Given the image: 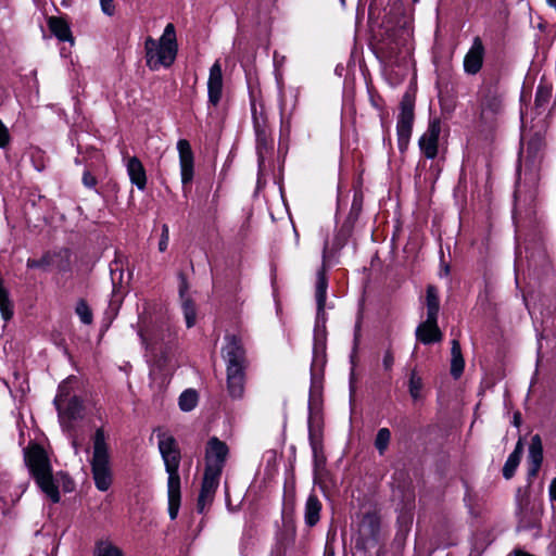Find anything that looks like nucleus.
<instances>
[{"instance_id":"obj_1","label":"nucleus","mask_w":556,"mask_h":556,"mask_svg":"<svg viewBox=\"0 0 556 556\" xmlns=\"http://www.w3.org/2000/svg\"><path fill=\"white\" fill-rule=\"evenodd\" d=\"M138 334L150 354L151 371L156 370L163 376L172 375L170 362L175 348V336L161 328L140 329Z\"/></svg>"},{"instance_id":"obj_42","label":"nucleus","mask_w":556,"mask_h":556,"mask_svg":"<svg viewBox=\"0 0 556 556\" xmlns=\"http://www.w3.org/2000/svg\"><path fill=\"white\" fill-rule=\"evenodd\" d=\"M75 312L78 315L80 321L85 325H90L93 320V314L85 299H79Z\"/></svg>"},{"instance_id":"obj_26","label":"nucleus","mask_w":556,"mask_h":556,"mask_svg":"<svg viewBox=\"0 0 556 556\" xmlns=\"http://www.w3.org/2000/svg\"><path fill=\"white\" fill-rule=\"evenodd\" d=\"M126 166L130 182L140 191H144L147 188V172L142 162L137 156H131L128 159Z\"/></svg>"},{"instance_id":"obj_39","label":"nucleus","mask_w":556,"mask_h":556,"mask_svg":"<svg viewBox=\"0 0 556 556\" xmlns=\"http://www.w3.org/2000/svg\"><path fill=\"white\" fill-rule=\"evenodd\" d=\"M156 41H157V45H160L161 47L178 49L177 38H176V29H175V26L173 23H168L165 26L162 36Z\"/></svg>"},{"instance_id":"obj_46","label":"nucleus","mask_w":556,"mask_h":556,"mask_svg":"<svg viewBox=\"0 0 556 556\" xmlns=\"http://www.w3.org/2000/svg\"><path fill=\"white\" fill-rule=\"evenodd\" d=\"M465 369V359L463 356H455L451 359V376L454 379L460 378Z\"/></svg>"},{"instance_id":"obj_58","label":"nucleus","mask_w":556,"mask_h":556,"mask_svg":"<svg viewBox=\"0 0 556 556\" xmlns=\"http://www.w3.org/2000/svg\"><path fill=\"white\" fill-rule=\"evenodd\" d=\"M45 167H46L45 152L40 148L37 147V165H36L37 172L43 170Z\"/></svg>"},{"instance_id":"obj_6","label":"nucleus","mask_w":556,"mask_h":556,"mask_svg":"<svg viewBox=\"0 0 556 556\" xmlns=\"http://www.w3.org/2000/svg\"><path fill=\"white\" fill-rule=\"evenodd\" d=\"M415 93L406 91L400 102L396 122L397 147L403 153L407 150L415 121Z\"/></svg>"},{"instance_id":"obj_60","label":"nucleus","mask_w":556,"mask_h":556,"mask_svg":"<svg viewBox=\"0 0 556 556\" xmlns=\"http://www.w3.org/2000/svg\"><path fill=\"white\" fill-rule=\"evenodd\" d=\"M451 355H452V357L463 356L462 348H460V344H459V342L457 340H453L452 341Z\"/></svg>"},{"instance_id":"obj_36","label":"nucleus","mask_w":556,"mask_h":556,"mask_svg":"<svg viewBox=\"0 0 556 556\" xmlns=\"http://www.w3.org/2000/svg\"><path fill=\"white\" fill-rule=\"evenodd\" d=\"M199 402V394L194 389H186L178 399V406L182 412H191Z\"/></svg>"},{"instance_id":"obj_12","label":"nucleus","mask_w":556,"mask_h":556,"mask_svg":"<svg viewBox=\"0 0 556 556\" xmlns=\"http://www.w3.org/2000/svg\"><path fill=\"white\" fill-rule=\"evenodd\" d=\"M182 191L186 194L191 189L194 177V153L187 139H179L177 142Z\"/></svg>"},{"instance_id":"obj_47","label":"nucleus","mask_w":556,"mask_h":556,"mask_svg":"<svg viewBox=\"0 0 556 556\" xmlns=\"http://www.w3.org/2000/svg\"><path fill=\"white\" fill-rule=\"evenodd\" d=\"M370 103L375 109H377L380 112L381 125L382 127H384V119L388 113H386L384 111L386 103L383 98L378 93L374 94L370 92Z\"/></svg>"},{"instance_id":"obj_45","label":"nucleus","mask_w":556,"mask_h":556,"mask_svg":"<svg viewBox=\"0 0 556 556\" xmlns=\"http://www.w3.org/2000/svg\"><path fill=\"white\" fill-rule=\"evenodd\" d=\"M25 463L28 467L29 473L35 477V442L30 441L24 451Z\"/></svg>"},{"instance_id":"obj_9","label":"nucleus","mask_w":556,"mask_h":556,"mask_svg":"<svg viewBox=\"0 0 556 556\" xmlns=\"http://www.w3.org/2000/svg\"><path fill=\"white\" fill-rule=\"evenodd\" d=\"M146 62L151 71H157L161 66L170 67L176 60L178 49L161 47L152 37L144 41Z\"/></svg>"},{"instance_id":"obj_13","label":"nucleus","mask_w":556,"mask_h":556,"mask_svg":"<svg viewBox=\"0 0 556 556\" xmlns=\"http://www.w3.org/2000/svg\"><path fill=\"white\" fill-rule=\"evenodd\" d=\"M518 518V530L530 531L541 528L542 509L531 503L530 498L523 497L518 500L516 511Z\"/></svg>"},{"instance_id":"obj_61","label":"nucleus","mask_w":556,"mask_h":556,"mask_svg":"<svg viewBox=\"0 0 556 556\" xmlns=\"http://www.w3.org/2000/svg\"><path fill=\"white\" fill-rule=\"evenodd\" d=\"M548 495L552 502H556V477L551 481L548 486Z\"/></svg>"},{"instance_id":"obj_29","label":"nucleus","mask_w":556,"mask_h":556,"mask_svg":"<svg viewBox=\"0 0 556 556\" xmlns=\"http://www.w3.org/2000/svg\"><path fill=\"white\" fill-rule=\"evenodd\" d=\"M49 30L53 36H55L60 41L65 42H74V37L70 27V24L66 20L60 16H51L48 20Z\"/></svg>"},{"instance_id":"obj_41","label":"nucleus","mask_w":556,"mask_h":556,"mask_svg":"<svg viewBox=\"0 0 556 556\" xmlns=\"http://www.w3.org/2000/svg\"><path fill=\"white\" fill-rule=\"evenodd\" d=\"M424 388V381L420 376L417 375V371L412 370L408 379V392L414 401H417L421 397V390Z\"/></svg>"},{"instance_id":"obj_25","label":"nucleus","mask_w":556,"mask_h":556,"mask_svg":"<svg viewBox=\"0 0 556 556\" xmlns=\"http://www.w3.org/2000/svg\"><path fill=\"white\" fill-rule=\"evenodd\" d=\"M543 463V444L540 434L531 438L528 455V477L535 478Z\"/></svg>"},{"instance_id":"obj_55","label":"nucleus","mask_w":556,"mask_h":556,"mask_svg":"<svg viewBox=\"0 0 556 556\" xmlns=\"http://www.w3.org/2000/svg\"><path fill=\"white\" fill-rule=\"evenodd\" d=\"M394 365V354L391 348H388L384 352L382 366L386 371H391Z\"/></svg>"},{"instance_id":"obj_27","label":"nucleus","mask_w":556,"mask_h":556,"mask_svg":"<svg viewBox=\"0 0 556 556\" xmlns=\"http://www.w3.org/2000/svg\"><path fill=\"white\" fill-rule=\"evenodd\" d=\"M323 503L318 496L312 492L304 507V522L308 528H314L320 520Z\"/></svg>"},{"instance_id":"obj_2","label":"nucleus","mask_w":556,"mask_h":556,"mask_svg":"<svg viewBox=\"0 0 556 556\" xmlns=\"http://www.w3.org/2000/svg\"><path fill=\"white\" fill-rule=\"evenodd\" d=\"M92 458L90 460L91 473L97 490L105 492L113 482V473L110 466L109 445L106 434L102 427L96 429L92 435Z\"/></svg>"},{"instance_id":"obj_15","label":"nucleus","mask_w":556,"mask_h":556,"mask_svg":"<svg viewBox=\"0 0 556 556\" xmlns=\"http://www.w3.org/2000/svg\"><path fill=\"white\" fill-rule=\"evenodd\" d=\"M224 339L226 344L222 349V355L227 366H247L245 349L241 337L235 333H227Z\"/></svg>"},{"instance_id":"obj_18","label":"nucleus","mask_w":556,"mask_h":556,"mask_svg":"<svg viewBox=\"0 0 556 556\" xmlns=\"http://www.w3.org/2000/svg\"><path fill=\"white\" fill-rule=\"evenodd\" d=\"M506 90H481L479 91V104L481 109V118L485 114L493 116L500 115L504 112Z\"/></svg>"},{"instance_id":"obj_40","label":"nucleus","mask_w":556,"mask_h":556,"mask_svg":"<svg viewBox=\"0 0 556 556\" xmlns=\"http://www.w3.org/2000/svg\"><path fill=\"white\" fill-rule=\"evenodd\" d=\"M363 201H364L363 193L361 191L355 192L353 195L350 212H349L345 220H348L352 224H356V222L358 220V218L361 216L362 210H363Z\"/></svg>"},{"instance_id":"obj_37","label":"nucleus","mask_w":556,"mask_h":556,"mask_svg":"<svg viewBox=\"0 0 556 556\" xmlns=\"http://www.w3.org/2000/svg\"><path fill=\"white\" fill-rule=\"evenodd\" d=\"M553 86L551 84H545L540 81L536 87L534 105L535 109H544L545 105L549 102L552 97Z\"/></svg>"},{"instance_id":"obj_49","label":"nucleus","mask_w":556,"mask_h":556,"mask_svg":"<svg viewBox=\"0 0 556 556\" xmlns=\"http://www.w3.org/2000/svg\"><path fill=\"white\" fill-rule=\"evenodd\" d=\"M56 477H59L60 485L62 486L65 493L73 492L75 489V482L72 477L65 471H58Z\"/></svg>"},{"instance_id":"obj_8","label":"nucleus","mask_w":556,"mask_h":556,"mask_svg":"<svg viewBox=\"0 0 556 556\" xmlns=\"http://www.w3.org/2000/svg\"><path fill=\"white\" fill-rule=\"evenodd\" d=\"M546 150V130L541 127L538 129L532 128L525 142V163L526 166L536 168L542 163Z\"/></svg>"},{"instance_id":"obj_59","label":"nucleus","mask_w":556,"mask_h":556,"mask_svg":"<svg viewBox=\"0 0 556 556\" xmlns=\"http://www.w3.org/2000/svg\"><path fill=\"white\" fill-rule=\"evenodd\" d=\"M451 274V266L448 263L444 262V254L441 252V269L440 277H448Z\"/></svg>"},{"instance_id":"obj_63","label":"nucleus","mask_w":556,"mask_h":556,"mask_svg":"<svg viewBox=\"0 0 556 556\" xmlns=\"http://www.w3.org/2000/svg\"><path fill=\"white\" fill-rule=\"evenodd\" d=\"M270 556H286V551L282 547L278 546L271 551Z\"/></svg>"},{"instance_id":"obj_64","label":"nucleus","mask_w":556,"mask_h":556,"mask_svg":"<svg viewBox=\"0 0 556 556\" xmlns=\"http://www.w3.org/2000/svg\"><path fill=\"white\" fill-rule=\"evenodd\" d=\"M324 556H334V551L328 544L325 547Z\"/></svg>"},{"instance_id":"obj_5","label":"nucleus","mask_w":556,"mask_h":556,"mask_svg":"<svg viewBox=\"0 0 556 556\" xmlns=\"http://www.w3.org/2000/svg\"><path fill=\"white\" fill-rule=\"evenodd\" d=\"M380 531V515L376 510L363 513L357 523L356 552H367V549L377 547L379 545Z\"/></svg>"},{"instance_id":"obj_16","label":"nucleus","mask_w":556,"mask_h":556,"mask_svg":"<svg viewBox=\"0 0 556 556\" xmlns=\"http://www.w3.org/2000/svg\"><path fill=\"white\" fill-rule=\"evenodd\" d=\"M485 46L480 36L472 39V43L463 60L464 73L475 76L481 72L484 65Z\"/></svg>"},{"instance_id":"obj_43","label":"nucleus","mask_w":556,"mask_h":556,"mask_svg":"<svg viewBox=\"0 0 556 556\" xmlns=\"http://www.w3.org/2000/svg\"><path fill=\"white\" fill-rule=\"evenodd\" d=\"M391 440V431L388 428H380L376 434L375 447L380 455L387 451Z\"/></svg>"},{"instance_id":"obj_56","label":"nucleus","mask_w":556,"mask_h":556,"mask_svg":"<svg viewBox=\"0 0 556 556\" xmlns=\"http://www.w3.org/2000/svg\"><path fill=\"white\" fill-rule=\"evenodd\" d=\"M100 7L102 12L108 16H113L116 12L114 0H100Z\"/></svg>"},{"instance_id":"obj_62","label":"nucleus","mask_w":556,"mask_h":556,"mask_svg":"<svg viewBox=\"0 0 556 556\" xmlns=\"http://www.w3.org/2000/svg\"><path fill=\"white\" fill-rule=\"evenodd\" d=\"M362 553H363V556H381L384 553V546L378 545L375 554L370 553V549H367V552H362Z\"/></svg>"},{"instance_id":"obj_32","label":"nucleus","mask_w":556,"mask_h":556,"mask_svg":"<svg viewBox=\"0 0 556 556\" xmlns=\"http://www.w3.org/2000/svg\"><path fill=\"white\" fill-rule=\"evenodd\" d=\"M308 440L315 463H317L318 453L323 451V429L319 424H316L315 417L312 414L308 417Z\"/></svg>"},{"instance_id":"obj_4","label":"nucleus","mask_w":556,"mask_h":556,"mask_svg":"<svg viewBox=\"0 0 556 556\" xmlns=\"http://www.w3.org/2000/svg\"><path fill=\"white\" fill-rule=\"evenodd\" d=\"M37 486L51 503L60 502L59 477L53 473L48 452L39 442H37Z\"/></svg>"},{"instance_id":"obj_22","label":"nucleus","mask_w":556,"mask_h":556,"mask_svg":"<svg viewBox=\"0 0 556 556\" xmlns=\"http://www.w3.org/2000/svg\"><path fill=\"white\" fill-rule=\"evenodd\" d=\"M247 366H227V391L231 399H241L244 394Z\"/></svg>"},{"instance_id":"obj_24","label":"nucleus","mask_w":556,"mask_h":556,"mask_svg":"<svg viewBox=\"0 0 556 556\" xmlns=\"http://www.w3.org/2000/svg\"><path fill=\"white\" fill-rule=\"evenodd\" d=\"M326 340H327V330L326 327H314V348H313V362L311 367L312 372V381L315 382L316 374L315 366L317 364L326 363Z\"/></svg>"},{"instance_id":"obj_52","label":"nucleus","mask_w":556,"mask_h":556,"mask_svg":"<svg viewBox=\"0 0 556 556\" xmlns=\"http://www.w3.org/2000/svg\"><path fill=\"white\" fill-rule=\"evenodd\" d=\"M178 280H179V285H178L179 299L182 300V299L191 298L188 294L189 282H188L186 274L182 273V271H179L178 273Z\"/></svg>"},{"instance_id":"obj_17","label":"nucleus","mask_w":556,"mask_h":556,"mask_svg":"<svg viewBox=\"0 0 556 556\" xmlns=\"http://www.w3.org/2000/svg\"><path fill=\"white\" fill-rule=\"evenodd\" d=\"M72 252L68 248H62L55 252H48L37 260V268L55 269L58 273H70Z\"/></svg>"},{"instance_id":"obj_54","label":"nucleus","mask_w":556,"mask_h":556,"mask_svg":"<svg viewBox=\"0 0 556 556\" xmlns=\"http://www.w3.org/2000/svg\"><path fill=\"white\" fill-rule=\"evenodd\" d=\"M280 142L282 140H288L291 132V122L290 118L285 117L283 113H281V121H280Z\"/></svg>"},{"instance_id":"obj_50","label":"nucleus","mask_w":556,"mask_h":556,"mask_svg":"<svg viewBox=\"0 0 556 556\" xmlns=\"http://www.w3.org/2000/svg\"><path fill=\"white\" fill-rule=\"evenodd\" d=\"M169 243V227L167 224L161 226V236L157 244V249L161 253L165 252Z\"/></svg>"},{"instance_id":"obj_11","label":"nucleus","mask_w":556,"mask_h":556,"mask_svg":"<svg viewBox=\"0 0 556 556\" xmlns=\"http://www.w3.org/2000/svg\"><path fill=\"white\" fill-rule=\"evenodd\" d=\"M228 454L229 448L224 441L217 437L210 438L206 443L204 470L222 476Z\"/></svg>"},{"instance_id":"obj_38","label":"nucleus","mask_w":556,"mask_h":556,"mask_svg":"<svg viewBox=\"0 0 556 556\" xmlns=\"http://www.w3.org/2000/svg\"><path fill=\"white\" fill-rule=\"evenodd\" d=\"M181 309L187 328H192L197 323V305L192 298L182 299Z\"/></svg>"},{"instance_id":"obj_14","label":"nucleus","mask_w":556,"mask_h":556,"mask_svg":"<svg viewBox=\"0 0 556 556\" xmlns=\"http://www.w3.org/2000/svg\"><path fill=\"white\" fill-rule=\"evenodd\" d=\"M440 134L441 119L430 117L427 130L418 140L420 152L426 159L433 160L438 156Z\"/></svg>"},{"instance_id":"obj_35","label":"nucleus","mask_w":556,"mask_h":556,"mask_svg":"<svg viewBox=\"0 0 556 556\" xmlns=\"http://www.w3.org/2000/svg\"><path fill=\"white\" fill-rule=\"evenodd\" d=\"M93 556H124V553L111 541L98 540L94 544Z\"/></svg>"},{"instance_id":"obj_19","label":"nucleus","mask_w":556,"mask_h":556,"mask_svg":"<svg viewBox=\"0 0 556 556\" xmlns=\"http://www.w3.org/2000/svg\"><path fill=\"white\" fill-rule=\"evenodd\" d=\"M220 475L204 470L201 489L197 501V511L203 514L206 504L213 502L219 484Z\"/></svg>"},{"instance_id":"obj_21","label":"nucleus","mask_w":556,"mask_h":556,"mask_svg":"<svg viewBox=\"0 0 556 556\" xmlns=\"http://www.w3.org/2000/svg\"><path fill=\"white\" fill-rule=\"evenodd\" d=\"M503 62L500 59L486 62L482 74L481 90H505L502 85Z\"/></svg>"},{"instance_id":"obj_48","label":"nucleus","mask_w":556,"mask_h":556,"mask_svg":"<svg viewBox=\"0 0 556 556\" xmlns=\"http://www.w3.org/2000/svg\"><path fill=\"white\" fill-rule=\"evenodd\" d=\"M412 522H413V518L410 515H405V514L400 515L396 520V523L399 526L396 536H399L400 534H403V535L407 534L410 530Z\"/></svg>"},{"instance_id":"obj_33","label":"nucleus","mask_w":556,"mask_h":556,"mask_svg":"<svg viewBox=\"0 0 556 556\" xmlns=\"http://www.w3.org/2000/svg\"><path fill=\"white\" fill-rule=\"evenodd\" d=\"M426 307H427V318H432L438 320L439 311H440V298L438 288L433 285H429L426 289Z\"/></svg>"},{"instance_id":"obj_23","label":"nucleus","mask_w":556,"mask_h":556,"mask_svg":"<svg viewBox=\"0 0 556 556\" xmlns=\"http://www.w3.org/2000/svg\"><path fill=\"white\" fill-rule=\"evenodd\" d=\"M416 339L425 345L441 342L443 333L438 326V320L427 318L425 321L420 323L416 329Z\"/></svg>"},{"instance_id":"obj_51","label":"nucleus","mask_w":556,"mask_h":556,"mask_svg":"<svg viewBox=\"0 0 556 556\" xmlns=\"http://www.w3.org/2000/svg\"><path fill=\"white\" fill-rule=\"evenodd\" d=\"M316 318H315V327H326L327 314L325 312L326 302H316Z\"/></svg>"},{"instance_id":"obj_53","label":"nucleus","mask_w":556,"mask_h":556,"mask_svg":"<svg viewBox=\"0 0 556 556\" xmlns=\"http://www.w3.org/2000/svg\"><path fill=\"white\" fill-rule=\"evenodd\" d=\"M81 182L86 188L93 189L96 190V192H98V190L96 189L98 185V178L89 169L84 170Z\"/></svg>"},{"instance_id":"obj_31","label":"nucleus","mask_w":556,"mask_h":556,"mask_svg":"<svg viewBox=\"0 0 556 556\" xmlns=\"http://www.w3.org/2000/svg\"><path fill=\"white\" fill-rule=\"evenodd\" d=\"M327 244L324 249L323 254V264L320 268L317 270V281H316V290H315V298L316 302H326L327 301V289H328V265H327Z\"/></svg>"},{"instance_id":"obj_20","label":"nucleus","mask_w":556,"mask_h":556,"mask_svg":"<svg viewBox=\"0 0 556 556\" xmlns=\"http://www.w3.org/2000/svg\"><path fill=\"white\" fill-rule=\"evenodd\" d=\"M223 70L218 60L210 68L207 80V102L212 106H217L223 97Z\"/></svg>"},{"instance_id":"obj_57","label":"nucleus","mask_w":556,"mask_h":556,"mask_svg":"<svg viewBox=\"0 0 556 556\" xmlns=\"http://www.w3.org/2000/svg\"><path fill=\"white\" fill-rule=\"evenodd\" d=\"M9 131L3 123L0 121V148H3L9 142Z\"/></svg>"},{"instance_id":"obj_44","label":"nucleus","mask_w":556,"mask_h":556,"mask_svg":"<svg viewBox=\"0 0 556 556\" xmlns=\"http://www.w3.org/2000/svg\"><path fill=\"white\" fill-rule=\"evenodd\" d=\"M378 49L382 56L388 60L394 59L399 54L397 45L394 41L384 38L379 41Z\"/></svg>"},{"instance_id":"obj_10","label":"nucleus","mask_w":556,"mask_h":556,"mask_svg":"<svg viewBox=\"0 0 556 556\" xmlns=\"http://www.w3.org/2000/svg\"><path fill=\"white\" fill-rule=\"evenodd\" d=\"M54 404L59 412V417H65L70 421H76L83 418L84 402L80 396L76 394L71 395L70 388L66 383L59 387Z\"/></svg>"},{"instance_id":"obj_34","label":"nucleus","mask_w":556,"mask_h":556,"mask_svg":"<svg viewBox=\"0 0 556 556\" xmlns=\"http://www.w3.org/2000/svg\"><path fill=\"white\" fill-rule=\"evenodd\" d=\"M355 224H352L348 220H344L341 225V227L338 229V231L334 235L333 238V248L337 250H341L346 245L350 238L353 235Z\"/></svg>"},{"instance_id":"obj_28","label":"nucleus","mask_w":556,"mask_h":556,"mask_svg":"<svg viewBox=\"0 0 556 556\" xmlns=\"http://www.w3.org/2000/svg\"><path fill=\"white\" fill-rule=\"evenodd\" d=\"M167 498L169 518L170 520H175L178 516L181 503L180 479L167 480Z\"/></svg>"},{"instance_id":"obj_3","label":"nucleus","mask_w":556,"mask_h":556,"mask_svg":"<svg viewBox=\"0 0 556 556\" xmlns=\"http://www.w3.org/2000/svg\"><path fill=\"white\" fill-rule=\"evenodd\" d=\"M250 106L256 137L257 162L258 165L262 166L265 161V155L271 153L274 150V139L268 126L267 116L264 112V106L260 104L261 110H257L256 98L253 92L250 93Z\"/></svg>"},{"instance_id":"obj_30","label":"nucleus","mask_w":556,"mask_h":556,"mask_svg":"<svg viewBox=\"0 0 556 556\" xmlns=\"http://www.w3.org/2000/svg\"><path fill=\"white\" fill-rule=\"evenodd\" d=\"M522 454H523V440L521 438H519V440L517 441V443L515 445L514 451L508 455V457L503 466V469H502L503 477L506 480H509L515 476L517 468L521 462Z\"/></svg>"},{"instance_id":"obj_7","label":"nucleus","mask_w":556,"mask_h":556,"mask_svg":"<svg viewBox=\"0 0 556 556\" xmlns=\"http://www.w3.org/2000/svg\"><path fill=\"white\" fill-rule=\"evenodd\" d=\"M159 451L163 458L165 470L168 473L167 480L180 479L179 465L181 459L180 450L173 435L159 434Z\"/></svg>"}]
</instances>
